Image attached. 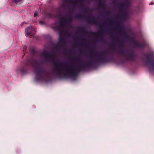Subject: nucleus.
<instances>
[{
  "mask_svg": "<svg viewBox=\"0 0 154 154\" xmlns=\"http://www.w3.org/2000/svg\"><path fill=\"white\" fill-rule=\"evenodd\" d=\"M32 27L31 26H30L26 29L27 35H28L30 34L31 32L32 31Z\"/></svg>",
  "mask_w": 154,
  "mask_h": 154,
  "instance_id": "1",
  "label": "nucleus"
},
{
  "mask_svg": "<svg viewBox=\"0 0 154 154\" xmlns=\"http://www.w3.org/2000/svg\"><path fill=\"white\" fill-rule=\"evenodd\" d=\"M37 14L36 13H35L34 14V17H35L37 16Z\"/></svg>",
  "mask_w": 154,
  "mask_h": 154,
  "instance_id": "2",
  "label": "nucleus"
},
{
  "mask_svg": "<svg viewBox=\"0 0 154 154\" xmlns=\"http://www.w3.org/2000/svg\"><path fill=\"white\" fill-rule=\"evenodd\" d=\"M42 22H41V21H39V23H41Z\"/></svg>",
  "mask_w": 154,
  "mask_h": 154,
  "instance_id": "3",
  "label": "nucleus"
}]
</instances>
